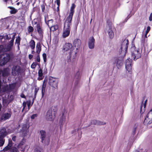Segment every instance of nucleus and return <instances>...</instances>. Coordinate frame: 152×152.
<instances>
[{
    "mask_svg": "<svg viewBox=\"0 0 152 152\" xmlns=\"http://www.w3.org/2000/svg\"><path fill=\"white\" fill-rule=\"evenodd\" d=\"M72 45L70 43H66L63 46V50L64 51H66L71 49L69 53V57L68 62L69 65L72 66L75 65L77 63L76 59L75 57L77 53L75 49H72Z\"/></svg>",
    "mask_w": 152,
    "mask_h": 152,
    "instance_id": "1",
    "label": "nucleus"
},
{
    "mask_svg": "<svg viewBox=\"0 0 152 152\" xmlns=\"http://www.w3.org/2000/svg\"><path fill=\"white\" fill-rule=\"evenodd\" d=\"M12 52L4 53L0 56V65L3 66L9 62L13 57Z\"/></svg>",
    "mask_w": 152,
    "mask_h": 152,
    "instance_id": "2",
    "label": "nucleus"
},
{
    "mask_svg": "<svg viewBox=\"0 0 152 152\" xmlns=\"http://www.w3.org/2000/svg\"><path fill=\"white\" fill-rule=\"evenodd\" d=\"M131 57L134 60L140 58L142 53V50H140L139 48L135 47L134 45H132L131 48Z\"/></svg>",
    "mask_w": 152,
    "mask_h": 152,
    "instance_id": "3",
    "label": "nucleus"
},
{
    "mask_svg": "<svg viewBox=\"0 0 152 152\" xmlns=\"http://www.w3.org/2000/svg\"><path fill=\"white\" fill-rule=\"evenodd\" d=\"M57 110L56 107H52L47 112L45 115V118L48 121H52L55 118Z\"/></svg>",
    "mask_w": 152,
    "mask_h": 152,
    "instance_id": "4",
    "label": "nucleus"
},
{
    "mask_svg": "<svg viewBox=\"0 0 152 152\" xmlns=\"http://www.w3.org/2000/svg\"><path fill=\"white\" fill-rule=\"evenodd\" d=\"M129 44V41L128 39H127L124 40L121 45V47L119 52L120 54H121L122 56L124 57L125 56Z\"/></svg>",
    "mask_w": 152,
    "mask_h": 152,
    "instance_id": "5",
    "label": "nucleus"
},
{
    "mask_svg": "<svg viewBox=\"0 0 152 152\" xmlns=\"http://www.w3.org/2000/svg\"><path fill=\"white\" fill-rule=\"evenodd\" d=\"M22 71L21 67L19 65L13 66L12 70V73L14 76L20 75Z\"/></svg>",
    "mask_w": 152,
    "mask_h": 152,
    "instance_id": "6",
    "label": "nucleus"
},
{
    "mask_svg": "<svg viewBox=\"0 0 152 152\" xmlns=\"http://www.w3.org/2000/svg\"><path fill=\"white\" fill-rule=\"evenodd\" d=\"M152 123V108L147 115L144 121L143 124L145 125H148Z\"/></svg>",
    "mask_w": 152,
    "mask_h": 152,
    "instance_id": "7",
    "label": "nucleus"
},
{
    "mask_svg": "<svg viewBox=\"0 0 152 152\" xmlns=\"http://www.w3.org/2000/svg\"><path fill=\"white\" fill-rule=\"evenodd\" d=\"M132 60L130 58H128L125 62V68L129 73L131 74L132 73Z\"/></svg>",
    "mask_w": 152,
    "mask_h": 152,
    "instance_id": "8",
    "label": "nucleus"
},
{
    "mask_svg": "<svg viewBox=\"0 0 152 152\" xmlns=\"http://www.w3.org/2000/svg\"><path fill=\"white\" fill-rule=\"evenodd\" d=\"M72 18L73 17L68 16L65 21L63 28L70 29Z\"/></svg>",
    "mask_w": 152,
    "mask_h": 152,
    "instance_id": "9",
    "label": "nucleus"
},
{
    "mask_svg": "<svg viewBox=\"0 0 152 152\" xmlns=\"http://www.w3.org/2000/svg\"><path fill=\"white\" fill-rule=\"evenodd\" d=\"M58 80L51 77L49 79V85L55 89H58Z\"/></svg>",
    "mask_w": 152,
    "mask_h": 152,
    "instance_id": "10",
    "label": "nucleus"
},
{
    "mask_svg": "<svg viewBox=\"0 0 152 152\" xmlns=\"http://www.w3.org/2000/svg\"><path fill=\"white\" fill-rule=\"evenodd\" d=\"M29 127L26 124H24L23 125L22 129L20 132L22 133V135L23 137H25L27 135V133L29 132Z\"/></svg>",
    "mask_w": 152,
    "mask_h": 152,
    "instance_id": "11",
    "label": "nucleus"
},
{
    "mask_svg": "<svg viewBox=\"0 0 152 152\" xmlns=\"http://www.w3.org/2000/svg\"><path fill=\"white\" fill-rule=\"evenodd\" d=\"M95 39L93 37H90L88 39V45L89 48L90 49H93L94 47Z\"/></svg>",
    "mask_w": 152,
    "mask_h": 152,
    "instance_id": "12",
    "label": "nucleus"
},
{
    "mask_svg": "<svg viewBox=\"0 0 152 152\" xmlns=\"http://www.w3.org/2000/svg\"><path fill=\"white\" fill-rule=\"evenodd\" d=\"M81 44V41L79 39H75L74 40L73 44V46L76 48V51L80 47Z\"/></svg>",
    "mask_w": 152,
    "mask_h": 152,
    "instance_id": "13",
    "label": "nucleus"
},
{
    "mask_svg": "<svg viewBox=\"0 0 152 152\" xmlns=\"http://www.w3.org/2000/svg\"><path fill=\"white\" fill-rule=\"evenodd\" d=\"M25 142V140L24 139V138H23L19 143L18 146V148L20 149L21 151H25V147L24 145Z\"/></svg>",
    "mask_w": 152,
    "mask_h": 152,
    "instance_id": "14",
    "label": "nucleus"
},
{
    "mask_svg": "<svg viewBox=\"0 0 152 152\" xmlns=\"http://www.w3.org/2000/svg\"><path fill=\"white\" fill-rule=\"evenodd\" d=\"M47 18H48V16H45L44 17L45 21L49 27H50L51 26L53 25V19H50L48 20L47 21Z\"/></svg>",
    "mask_w": 152,
    "mask_h": 152,
    "instance_id": "15",
    "label": "nucleus"
},
{
    "mask_svg": "<svg viewBox=\"0 0 152 152\" xmlns=\"http://www.w3.org/2000/svg\"><path fill=\"white\" fill-rule=\"evenodd\" d=\"M70 29L63 28V36L64 38L68 36L70 33Z\"/></svg>",
    "mask_w": 152,
    "mask_h": 152,
    "instance_id": "16",
    "label": "nucleus"
},
{
    "mask_svg": "<svg viewBox=\"0 0 152 152\" xmlns=\"http://www.w3.org/2000/svg\"><path fill=\"white\" fill-rule=\"evenodd\" d=\"M7 134L6 129L3 128L0 131V138H4Z\"/></svg>",
    "mask_w": 152,
    "mask_h": 152,
    "instance_id": "17",
    "label": "nucleus"
},
{
    "mask_svg": "<svg viewBox=\"0 0 152 152\" xmlns=\"http://www.w3.org/2000/svg\"><path fill=\"white\" fill-rule=\"evenodd\" d=\"M115 62H116V66L118 69H120L123 64V60H119L118 58L115 59Z\"/></svg>",
    "mask_w": 152,
    "mask_h": 152,
    "instance_id": "18",
    "label": "nucleus"
},
{
    "mask_svg": "<svg viewBox=\"0 0 152 152\" xmlns=\"http://www.w3.org/2000/svg\"><path fill=\"white\" fill-rule=\"evenodd\" d=\"M11 115L8 113H5L1 115V119L2 121H5L10 118L11 117Z\"/></svg>",
    "mask_w": 152,
    "mask_h": 152,
    "instance_id": "19",
    "label": "nucleus"
},
{
    "mask_svg": "<svg viewBox=\"0 0 152 152\" xmlns=\"http://www.w3.org/2000/svg\"><path fill=\"white\" fill-rule=\"evenodd\" d=\"M76 7V5L74 3L72 4V6L70 7V12L69 14V16L73 17V15L75 13V9Z\"/></svg>",
    "mask_w": 152,
    "mask_h": 152,
    "instance_id": "20",
    "label": "nucleus"
},
{
    "mask_svg": "<svg viewBox=\"0 0 152 152\" xmlns=\"http://www.w3.org/2000/svg\"><path fill=\"white\" fill-rule=\"evenodd\" d=\"M35 27L37 28V31L40 36L43 37V31L40 25H37Z\"/></svg>",
    "mask_w": 152,
    "mask_h": 152,
    "instance_id": "21",
    "label": "nucleus"
},
{
    "mask_svg": "<svg viewBox=\"0 0 152 152\" xmlns=\"http://www.w3.org/2000/svg\"><path fill=\"white\" fill-rule=\"evenodd\" d=\"M8 69L7 68H5L3 70H0V74L2 73V76L4 77L8 76L9 74Z\"/></svg>",
    "mask_w": 152,
    "mask_h": 152,
    "instance_id": "22",
    "label": "nucleus"
},
{
    "mask_svg": "<svg viewBox=\"0 0 152 152\" xmlns=\"http://www.w3.org/2000/svg\"><path fill=\"white\" fill-rule=\"evenodd\" d=\"M40 138L41 139V142H43V140L45 139L46 137V132L45 131L43 130H41L40 131Z\"/></svg>",
    "mask_w": 152,
    "mask_h": 152,
    "instance_id": "23",
    "label": "nucleus"
},
{
    "mask_svg": "<svg viewBox=\"0 0 152 152\" xmlns=\"http://www.w3.org/2000/svg\"><path fill=\"white\" fill-rule=\"evenodd\" d=\"M36 53L37 54H40V52L42 50V46L39 42L37 44L36 46Z\"/></svg>",
    "mask_w": 152,
    "mask_h": 152,
    "instance_id": "24",
    "label": "nucleus"
},
{
    "mask_svg": "<svg viewBox=\"0 0 152 152\" xmlns=\"http://www.w3.org/2000/svg\"><path fill=\"white\" fill-rule=\"evenodd\" d=\"M38 74L39 77L37 78V80L39 81L42 80L43 79L44 76H43V71L42 69H40L39 70Z\"/></svg>",
    "mask_w": 152,
    "mask_h": 152,
    "instance_id": "25",
    "label": "nucleus"
},
{
    "mask_svg": "<svg viewBox=\"0 0 152 152\" xmlns=\"http://www.w3.org/2000/svg\"><path fill=\"white\" fill-rule=\"evenodd\" d=\"M6 92H9L7 85L3 86L2 88H1V90H0V92L1 93H4Z\"/></svg>",
    "mask_w": 152,
    "mask_h": 152,
    "instance_id": "26",
    "label": "nucleus"
},
{
    "mask_svg": "<svg viewBox=\"0 0 152 152\" xmlns=\"http://www.w3.org/2000/svg\"><path fill=\"white\" fill-rule=\"evenodd\" d=\"M92 123H93V124L94 125H103L106 124V123L105 122L100 121H97L96 120H93Z\"/></svg>",
    "mask_w": 152,
    "mask_h": 152,
    "instance_id": "27",
    "label": "nucleus"
},
{
    "mask_svg": "<svg viewBox=\"0 0 152 152\" xmlns=\"http://www.w3.org/2000/svg\"><path fill=\"white\" fill-rule=\"evenodd\" d=\"M8 8L11 10L10 11V13L11 14H15L18 12V10L12 7L9 6L8 7Z\"/></svg>",
    "mask_w": 152,
    "mask_h": 152,
    "instance_id": "28",
    "label": "nucleus"
},
{
    "mask_svg": "<svg viewBox=\"0 0 152 152\" xmlns=\"http://www.w3.org/2000/svg\"><path fill=\"white\" fill-rule=\"evenodd\" d=\"M82 75V73L79 71H78L75 75V79H81Z\"/></svg>",
    "mask_w": 152,
    "mask_h": 152,
    "instance_id": "29",
    "label": "nucleus"
},
{
    "mask_svg": "<svg viewBox=\"0 0 152 152\" xmlns=\"http://www.w3.org/2000/svg\"><path fill=\"white\" fill-rule=\"evenodd\" d=\"M107 31L109 37L111 39H113L114 37V34L112 29V28H109Z\"/></svg>",
    "mask_w": 152,
    "mask_h": 152,
    "instance_id": "30",
    "label": "nucleus"
},
{
    "mask_svg": "<svg viewBox=\"0 0 152 152\" xmlns=\"http://www.w3.org/2000/svg\"><path fill=\"white\" fill-rule=\"evenodd\" d=\"M66 116L64 115V113L63 112L62 116L61 117L59 120V123L62 124L63 122H64L66 120Z\"/></svg>",
    "mask_w": 152,
    "mask_h": 152,
    "instance_id": "31",
    "label": "nucleus"
},
{
    "mask_svg": "<svg viewBox=\"0 0 152 152\" xmlns=\"http://www.w3.org/2000/svg\"><path fill=\"white\" fill-rule=\"evenodd\" d=\"M30 46L32 50H34L35 46V43L33 39H31L30 42Z\"/></svg>",
    "mask_w": 152,
    "mask_h": 152,
    "instance_id": "32",
    "label": "nucleus"
},
{
    "mask_svg": "<svg viewBox=\"0 0 152 152\" xmlns=\"http://www.w3.org/2000/svg\"><path fill=\"white\" fill-rule=\"evenodd\" d=\"M3 48H4L5 50L4 51H2V52H4L6 51H9L11 49L12 46H11L10 45H9L8 44L6 48H5L4 46L3 45Z\"/></svg>",
    "mask_w": 152,
    "mask_h": 152,
    "instance_id": "33",
    "label": "nucleus"
},
{
    "mask_svg": "<svg viewBox=\"0 0 152 152\" xmlns=\"http://www.w3.org/2000/svg\"><path fill=\"white\" fill-rule=\"evenodd\" d=\"M49 28H50V31H54L58 29V25H56L54 26L53 25Z\"/></svg>",
    "mask_w": 152,
    "mask_h": 152,
    "instance_id": "34",
    "label": "nucleus"
},
{
    "mask_svg": "<svg viewBox=\"0 0 152 152\" xmlns=\"http://www.w3.org/2000/svg\"><path fill=\"white\" fill-rule=\"evenodd\" d=\"M39 90V88H35V89H34V99H33V102H32V104H33L34 102V99H35L36 98V95H37V94L38 91Z\"/></svg>",
    "mask_w": 152,
    "mask_h": 152,
    "instance_id": "35",
    "label": "nucleus"
},
{
    "mask_svg": "<svg viewBox=\"0 0 152 152\" xmlns=\"http://www.w3.org/2000/svg\"><path fill=\"white\" fill-rule=\"evenodd\" d=\"M106 22L107 25L109 26V28H112V25L113 24L110 19H107L106 21Z\"/></svg>",
    "mask_w": 152,
    "mask_h": 152,
    "instance_id": "36",
    "label": "nucleus"
},
{
    "mask_svg": "<svg viewBox=\"0 0 152 152\" xmlns=\"http://www.w3.org/2000/svg\"><path fill=\"white\" fill-rule=\"evenodd\" d=\"M137 126V124H135L134 126L132 133L133 135H134L136 133V129Z\"/></svg>",
    "mask_w": 152,
    "mask_h": 152,
    "instance_id": "37",
    "label": "nucleus"
},
{
    "mask_svg": "<svg viewBox=\"0 0 152 152\" xmlns=\"http://www.w3.org/2000/svg\"><path fill=\"white\" fill-rule=\"evenodd\" d=\"M15 86L13 84H10L8 86L9 92L11 91L13 89L15 88Z\"/></svg>",
    "mask_w": 152,
    "mask_h": 152,
    "instance_id": "38",
    "label": "nucleus"
},
{
    "mask_svg": "<svg viewBox=\"0 0 152 152\" xmlns=\"http://www.w3.org/2000/svg\"><path fill=\"white\" fill-rule=\"evenodd\" d=\"M10 152H19L18 148L15 147H12L10 149Z\"/></svg>",
    "mask_w": 152,
    "mask_h": 152,
    "instance_id": "39",
    "label": "nucleus"
},
{
    "mask_svg": "<svg viewBox=\"0 0 152 152\" xmlns=\"http://www.w3.org/2000/svg\"><path fill=\"white\" fill-rule=\"evenodd\" d=\"M21 38L20 37H18L16 39L15 43H17L18 48H19V45L20 43Z\"/></svg>",
    "mask_w": 152,
    "mask_h": 152,
    "instance_id": "40",
    "label": "nucleus"
},
{
    "mask_svg": "<svg viewBox=\"0 0 152 152\" xmlns=\"http://www.w3.org/2000/svg\"><path fill=\"white\" fill-rule=\"evenodd\" d=\"M28 32V33H30L32 32L34 30V29L33 27L31 26H29L27 28Z\"/></svg>",
    "mask_w": 152,
    "mask_h": 152,
    "instance_id": "41",
    "label": "nucleus"
},
{
    "mask_svg": "<svg viewBox=\"0 0 152 152\" xmlns=\"http://www.w3.org/2000/svg\"><path fill=\"white\" fill-rule=\"evenodd\" d=\"M11 148L9 147L8 146H7L5 147L4 149L2 150V151L3 152H7V151L10 150V149Z\"/></svg>",
    "mask_w": 152,
    "mask_h": 152,
    "instance_id": "42",
    "label": "nucleus"
},
{
    "mask_svg": "<svg viewBox=\"0 0 152 152\" xmlns=\"http://www.w3.org/2000/svg\"><path fill=\"white\" fill-rule=\"evenodd\" d=\"M38 64L36 62H34L31 65V67L33 69H35Z\"/></svg>",
    "mask_w": 152,
    "mask_h": 152,
    "instance_id": "43",
    "label": "nucleus"
},
{
    "mask_svg": "<svg viewBox=\"0 0 152 152\" xmlns=\"http://www.w3.org/2000/svg\"><path fill=\"white\" fill-rule=\"evenodd\" d=\"M5 140L3 138H0V146H2L4 144Z\"/></svg>",
    "mask_w": 152,
    "mask_h": 152,
    "instance_id": "44",
    "label": "nucleus"
},
{
    "mask_svg": "<svg viewBox=\"0 0 152 152\" xmlns=\"http://www.w3.org/2000/svg\"><path fill=\"white\" fill-rule=\"evenodd\" d=\"M42 57L45 63L47 61V55L46 54L44 53L42 54Z\"/></svg>",
    "mask_w": 152,
    "mask_h": 152,
    "instance_id": "45",
    "label": "nucleus"
},
{
    "mask_svg": "<svg viewBox=\"0 0 152 152\" xmlns=\"http://www.w3.org/2000/svg\"><path fill=\"white\" fill-rule=\"evenodd\" d=\"M12 145V142L11 140H9L8 144L7 146H8L9 147L11 148Z\"/></svg>",
    "mask_w": 152,
    "mask_h": 152,
    "instance_id": "46",
    "label": "nucleus"
},
{
    "mask_svg": "<svg viewBox=\"0 0 152 152\" xmlns=\"http://www.w3.org/2000/svg\"><path fill=\"white\" fill-rule=\"evenodd\" d=\"M46 88L42 87V97H43L45 95V89Z\"/></svg>",
    "mask_w": 152,
    "mask_h": 152,
    "instance_id": "47",
    "label": "nucleus"
},
{
    "mask_svg": "<svg viewBox=\"0 0 152 152\" xmlns=\"http://www.w3.org/2000/svg\"><path fill=\"white\" fill-rule=\"evenodd\" d=\"M36 61L38 62H40V58L39 54H37V57L36 58Z\"/></svg>",
    "mask_w": 152,
    "mask_h": 152,
    "instance_id": "48",
    "label": "nucleus"
},
{
    "mask_svg": "<svg viewBox=\"0 0 152 152\" xmlns=\"http://www.w3.org/2000/svg\"><path fill=\"white\" fill-rule=\"evenodd\" d=\"M80 79H75V86H77L79 83Z\"/></svg>",
    "mask_w": 152,
    "mask_h": 152,
    "instance_id": "49",
    "label": "nucleus"
},
{
    "mask_svg": "<svg viewBox=\"0 0 152 152\" xmlns=\"http://www.w3.org/2000/svg\"><path fill=\"white\" fill-rule=\"evenodd\" d=\"M41 8L42 11V12H44L45 10V5L43 4L41 5Z\"/></svg>",
    "mask_w": 152,
    "mask_h": 152,
    "instance_id": "50",
    "label": "nucleus"
},
{
    "mask_svg": "<svg viewBox=\"0 0 152 152\" xmlns=\"http://www.w3.org/2000/svg\"><path fill=\"white\" fill-rule=\"evenodd\" d=\"M147 34H147L145 33V34L144 37L143 36H142V38L143 39H142V41L143 42H145V38H147Z\"/></svg>",
    "mask_w": 152,
    "mask_h": 152,
    "instance_id": "51",
    "label": "nucleus"
},
{
    "mask_svg": "<svg viewBox=\"0 0 152 152\" xmlns=\"http://www.w3.org/2000/svg\"><path fill=\"white\" fill-rule=\"evenodd\" d=\"M5 49L3 48V45H0V53L2 52V51H4Z\"/></svg>",
    "mask_w": 152,
    "mask_h": 152,
    "instance_id": "52",
    "label": "nucleus"
},
{
    "mask_svg": "<svg viewBox=\"0 0 152 152\" xmlns=\"http://www.w3.org/2000/svg\"><path fill=\"white\" fill-rule=\"evenodd\" d=\"M55 3H56L57 5L58 6H60V0H56L55 1Z\"/></svg>",
    "mask_w": 152,
    "mask_h": 152,
    "instance_id": "53",
    "label": "nucleus"
},
{
    "mask_svg": "<svg viewBox=\"0 0 152 152\" xmlns=\"http://www.w3.org/2000/svg\"><path fill=\"white\" fill-rule=\"evenodd\" d=\"M151 29V27L149 26H148L147 27V29L146 30V31H145V33L148 34L149 31H150Z\"/></svg>",
    "mask_w": 152,
    "mask_h": 152,
    "instance_id": "54",
    "label": "nucleus"
},
{
    "mask_svg": "<svg viewBox=\"0 0 152 152\" xmlns=\"http://www.w3.org/2000/svg\"><path fill=\"white\" fill-rule=\"evenodd\" d=\"M34 25H37L38 24L40 25L39 23L38 22L36 19L34 20Z\"/></svg>",
    "mask_w": 152,
    "mask_h": 152,
    "instance_id": "55",
    "label": "nucleus"
},
{
    "mask_svg": "<svg viewBox=\"0 0 152 152\" xmlns=\"http://www.w3.org/2000/svg\"><path fill=\"white\" fill-rule=\"evenodd\" d=\"M14 42V41L11 40L9 42V44H8L10 45L11 46H13V43Z\"/></svg>",
    "mask_w": 152,
    "mask_h": 152,
    "instance_id": "56",
    "label": "nucleus"
},
{
    "mask_svg": "<svg viewBox=\"0 0 152 152\" xmlns=\"http://www.w3.org/2000/svg\"><path fill=\"white\" fill-rule=\"evenodd\" d=\"M37 114H33L31 116V118L32 119H34L35 117H37Z\"/></svg>",
    "mask_w": 152,
    "mask_h": 152,
    "instance_id": "57",
    "label": "nucleus"
},
{
    "mask_svg": "<svg viewBox=\"0 0 152 152\" xmlns=\"http://www.w3.org/2000/svg\"><path fill=\"white\" fill-rule=\"evenodd\" d=\"M26 105V102L24 101L23 102V109H25Z\"/></svg>",
    "mask_w": 152,
    "mask_h": 152,
    "instance_id": "58",
    "label": "nucleus"
},
{
    "mask_svg": "<svg viewBox=\"0 0 152 152\" xmlns=\"http://www.w3.org/2000/svg\"><path fill=\"white\" fill-rule=\"evenodd\" d=\"M20 96L22 98L26 99V96L23 93L21 94L20 95Z\"/></svg>",
    "mask_w": 152,
    "mask_h": 152,
    "instance_id": "59",
    "label": "nucleus"
},
{
    "mask_svg": "<svg viewBox=\"0 0 152 152\" xmlns=\"http://www.w3.org/2000/svg\"><path fill=\"white\" fill-rule=\"evenodd\" d=\"M149 20L150 21H152V12L150 14L149 17Z\"/></svg>",
    "mask_w": 152,
    "mask_h": 152,
    "instance_id": "60",
    "label": "nucleus"
},
{
    "mask_svg": "<svg viewBox=\"0 0 152 152\" xmlns=\"http://www.w3.org/2000/svg\"><path fill=\"white\" fill-rule=\"evenodd\" d=\"M33 55H32L29 54L28 55V57L30 60H31L33 58Z\"/></svg>",
    "mask_w": 152,
    "mask_h": 152,
    "instance_id": "61",
    "label": "nucleus"
},
{
    "mask_svg": "<svg viewBox=\"0 0 152 152\" xmlns=\"http://www.w3.org/2000/svg\"><path fill=\"white\" fill-rule=\"evenodd\" d=\"M16 34H14L12 36V39L11 40H13V41L14 40V39L15 38V36Z\"/></svg>",
    "mask_w": 152,
    "mask_h": 152,
    "instance_id": "62",
    "label": "nucleus"
},
{
    "mask_svg": "<svg viewBox=\"0 0 152 152\" xmlns=\"http://www.w3.org/2000/svg\"><path fill=\"white\" fill-rule=\"evenodd\" d=\"M31 103V102L30 101H29L28 102H27V106L28 107H29Z\"/></svg>",
    "mask_w": 152,
    "mask_h": 152,
    "instance_id": "63",
    "label": "nucleus"
},
{
    "mask_svg": "<svg viewBox=\"0 0 152 152\" xmlns=\"http://www.w3.org/2000/svg\"><path fill=\"white\" fill-rule=\"evenodd\" d=\"M16 137L15 136H14L12 137V140L13 141H16Z\"/></svg>",
    "mask_w": 152,
    "mask_h": 152,
    "instance_id": "64",
    "label": "nucleus"
}]
</instances>
